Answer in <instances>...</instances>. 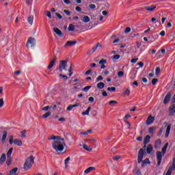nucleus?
Instances as JSON below:
<instances>
[{"mask_svg":"<svg viewBox=\"0 0 175 175\" xmlns=\"http://www.w3.org/2000/svg\"><path fill=\"white\" fill-rule=\"evenodd\" d=\"M161 73V68L157 67L155 70V75H159Z\"/></svg>","mask_w":175,"mask_h":175,"instance_id":"nucleus-43","label":"nucleus"},{"mask_svg":"<svg viewBox=\"0 0 175 175\" xmlns=\"http://www.w3.org/2000/svg\"><path fill=\"white\" fill-rule=\"evenodd\" d=\"M92 170H95V167H89L88 168H87V169L85 170L84 173H85V174H88V173L92 172Z\"/></svg>","mask_w":175,"mask_h":175,"instance_id":"nucleus-24","label":"nucleus"},{"mask_svg":"<svg viewBox=\"0 0 175 175\" xmlns=\"http://www.w3.org/2000/svg\"><path fill=\"white\" fill-rule=\"evenodd\" d=\"M107 11H106V10H104V11H103L102 12V14L103 15V16H107Z\"/></svg>","mask_w":175,"mask_h":175,"instance_id":"nucleus-64","label":"nucleus"},{"mask_svg":"<svg viewBox=\"0 0 175 175\" xmlns=\"http://www.w3.org/2000/svg\"><path fill=\"white\" fill-rule=\"evenodd\" d=\"M83 148L86 151H92V148H91L90 146H88L86 144L83 145Z\"/></svg>","mask_w":175,"mask_h":175,"instance_id":"nucleus-35","label":"nucleus"},{"mask_svg":"<svg viewBox=\"0 0 175 175\" xmlns=\"http://www.w3.org/2000/svg\"><path fill=\"white\" fill-rule=\"evenodd\" d=\"M64 2L66 5H70V0H64Z\"/></svg>","mask_w":175,"mask_h":175,"instance_id":"nucleus-62","label":"nucleus"},{"mask_svg":"<svg viewBox=\"0 0 175 175\" xmlns=\"http://www.w3.org/2000/svg\"><path fill=\"white\" fill-rule=\"evenodd\" d=\"M59 77H62V79H64V80H68V76L60 74L59 75Z\"/></svg>","mask_w":175,"mask_h":175,"instance_id":"nucleus-47","label":"nucleus"},{"mask_svg":"<svg viewBox=\"0 0 175 175\" xmlns=\"http://www.w3.org/2000/svg\"><path fill=\"white\" fill-rule=\"evenodd\" d=\"M121 57V55H115L113 56L112 59H120V58Z\"/></svg>","mask_w":175,"mask_h":175,"instance_id":"nucleus-46","label":"nucleus"},{"mask_svg":"<svg viewBox=\"0 0 175 175\" xmlns=\"http://www.w3.org/2000/svg\"><path fill=\"white\" fill-rule=\"evenodd\" d=\"M66 144H65L64 139L62 137L59 138L53 142L52 146L53 148L58 152V151H64V147H65Z\"/></svg>","mask_w":175,"mask_h":175,"instance_id":"nucleus-1","label":"nucleus"},{"mask_svg":"<svg viewBox=\"0 0 175 175\" xmlns=\"http://www.w3.org/2000/svg\"><path fill=\"white\" fill-rule=\"evenodd\" d=\"M131 32V27H126L124 30V33H129Z\"/></svg>","mask_w":175,"mask_h":175,"instance_id":"nucleus-54","label":"nucleus"},{"mask_svg":"<svg viewBox=\"0 0 175 175\" xmlns=\"http://www.w3.org/2000/svg\"><path fill=\"white\" fill-rule=\"evenodd\" d=\"M66 68H68V59L61 60L60 64L59 65V72H62V70H67Z\"/></svg>","mask_w":175,"mask_h":175,"instance_id":"nucleus-6","label":"nucleus"},{"mask_svg":"<svg viewBox=\"0 0 175 175\" xmlns=\"http://www.w3.org/2000/svg\"><path fill=\"white\" fill-rule=\"evenodd\" d=\"M98 46H100V47H102V45H100V44H99V42H98V43L96 44V45L94 46L92 49V53H95V51H96V49H98Z\"/></svg>","mask_w":175,"mask_h":175,"instance_id":"nucleus-32","label":"nucleus"},{"mask_svg":"<svg viewBox=\"0 0 175 175\" xmlns=\"http://www.w3.org/2000/svg\"><path fill=\"white\" fill-rule=\"evenodd\" d=\"M7 137H8V131H3L1 142L3 143H5V142H6V138Z\"/></svg>","mask_w":175,"mask_h":175,"instance_id":"nucleus-16","label":"nucleus"},{"mask_svg":"<svg viewBox=\"0 0 175 175\" xmlns=\"http://www.w3.org/2000/svg\"><path fill=\"white\" fill-rule=\"evenodd\" d=\"M107 60L105 59H102L101 60L99 61L98 64L100 65H105V64H107Z\"/></svg>","mask_w":175,"mask_h":175,"instance_id":"nucleus-36","label":"nucleus"},{"mask_svg":"<svg viewBox=\"0 0 175 175\" xmlns=\"http://www.w3.org/2000/svg\"><path fill=\"white\" fill-rule=\"evenodd\" d=\"M170 167H172V169H174L175 170V158L173 159L172 165V166H170Z\"/></svg>","mask_w":175,"mask_h":175,"instance_id":"nucleus-51","label":"nucleus"},{"mask_svg":"<svg viewBox=\"0 0 175 175\" xmlns=\"http://www.w3.org/2000/svg\"><path fill=\"white\" fill-rule=\"evenodd\" d=\"M155 121V118L152 116H149L146 120V125H151Z\"/></svg>","mask_w":175,"mask_h":175,"instance_id":"nucleus-10","label":"nucleus"},{"mask_svg":"<svg viewBox=\"0 0 175 175\" xmlns=\"http://www.w3.org/2000/svg\"><path fill=\"white\" fill-rule=\"evenodd\" d=\"M143 158H144V149L141 148L138 151V156H137V162L138 163H142V167H144V165H147V163H150L149 159H146L143 161Z\"/></svg>","mask_w":175,"mask_h":175,"instance_id":"nucleus-3","label":"nucleus"},{"mask_svg":"<svg viewBox=\"0 0 175 175\" xmlns=\"http://www.w3.org/2000/svg\"><path fill=\"white\" fill-rule=\"evenodd\" d=\"M27 21L30 25H32L33 24V15H31L27 18Z\"/></svg>","mask_w":175,"mask_h":175,"instance_id":"nucleus-23","label":"nucleus"},{"mask_svg":"<svg viewBox=\"0 0 175 175\" xmlns=\"http://www.w3.org/2000/svg\"><path fill=\"white\" fill-rule=\"evenodd\" d=\"M55 16H56L59 20L62 19V15L60 14L59 13L56 12V13H55Z\"/></svg>","mask_w":175,"mask_h":175,"instance_id":"nucleus-52","label":"nucleus"},{"mask_svg":"<svg viewBox=\"0 0 175 175\" xmlns=\"http://www.w3.org/2000/svg\"><path fill=\"white\" fill-rule=\"evenodd\" d=\"M53 31L57 34L58 36H62V31L58 29V27H54Z\"/></svg>","mask_w":175,"mask_h":175,"instance_id":"nucleus-19","label":"nucleus"},{"mask_svg":"<svg viewBox=\"0 0 175 175\" xmlns=\"http://www.w3.org/2000/svg\"><path fill=\"white\" fill-rule=\"evenodd\" d=\"M12 152H13V148H10L7 152V158H12Z\"/></svg>","mask_w":175,"mask_h":175,"instance_id":"nucleus-27","label":"nucleus"},{"mask_svg":"<svg viewBox=\"0 0 175 175\" xmlns=\"http://www.w3.org/2000/svg\"><path fill=\"white\" fill-rule=\"evenodd\" d=\"M60 136H56L54 135H51V137H48V140H54V142H55V140H58V139H60Z\"/></svg>","mask_w":175,"mask_h":175,"instance_id":"nucleus-18","label":"nucleus"},{"mask_svg":"<svg viewBox=\"0 0 175 175\" xmlns=\"http://www.w3.org/2000/svg\"><path fill=\"white\" fill-rule=\"evenodd\" d=\"M102 80H103V77H102L101 75L98 76V77L96 79V81H102Z\"/></svg>","mask_w":175,"mask_h":175,"instance_id":"nucleus-49","label":"nucleus"},{"mask_svg":"<svg viewBox=\"0 0 175 175\" xmlns=\"http://www.w3.org/2000/svg\"><path fill=\"white\" fill-rule=\"evenodd\" d=\"M45 16H46L49 18H51V12H50V11L49 10L45 11Z\"/></svg>","mask_w":175,"mask_h":175,"instance_id":"nucleus-39","label":"nucleus"},{"mask_svg":"<svg viewBox=\"0 0 175 175\" xmlns=\"http://www.w3.org/2000/svg\"><path fill=\"white\" fill-rule=\"evenodd\" d=\"M162 132H163V129H160L157 134V136H162Z\"/></svg>","mask_w":175,"mask_h":175,"instance_id":"nucleus-55","label":"nucleus"},{"mask_svg":"<svg viewBox=\"0 0 175 175\" xmlns=\"http://www.w3.org/2000/svg\"><path fill=\"white\" fill-rule=\"evenodd\" d=\"M174 114H175V104H174L170 107V117H172V116H174Z\"/></svg>","mask_w":175,"mask_h":175,"instance_id":"nucleus-13","label":"nucleus"},{"mask_svg":"<svg viewBox=\"0 0 175 175\" xmlns=\"http://www.w3.org/2000/svg\"><path fill=\"white\" fill-rule=\"evenodd\" d=\"M91 87H92V86H91V85L86 86V87H85V88L82 90V91H84V92H88V90H90V88H91Z\"/></svg>","mask_w":175,"mask_h":175,"instance_id":"nucleus-40","label":"nucleus"},{"mask_svg":"<svg viewBox=\"0 0 175 175\" xmlns=\"http://www.w3.org/2000/svg\"><path fill=\"white\" fill-rule=\"evenodd\" d=\"M148 131L150 135H154V127H150Z\"/></svg>","mask_w":175,"mask_h":175,"instance_id":"nucleus-44","label":"nucleus"},{"mask_svg":"<svg viewBox=\"0 0 175 175\" xmlns=\"http://www.w3.org/2000/svg\"><path fill=\"white\" fill-rule=\"evenodd\" d=\"M90 111H91V107H88L87 110L82 113L83 116H90Z\"/></svg>","mask_w":175,"mask_h":175,"instance_id":"nucleus-28","label":"nucleus"},{"mask_svg":"<svg viewBox=\"0 0 175 175\" xmlns=\"http://www.w3.org/2000/svg\"><path fill=\"white\" fill-rule=\"evenodd\" d=\"M170 98H172V93L168 92L163 100L164 105H167V103H169Z\"/></svg>","mask_w":175,"mask_h":175,"instance_id":"nucleus-8","label":"nucleus"},{"mask_svg":"<svg viewBox=\"0 0 175 175\" xmlns=\"http://www.w3.org/2000/svg\"><path fill=\"white\" fill-rule=\"evenodd\" d=\"M50 109V106H46L42 108L43 111H47Z\"/></svg>","mask_w":175,"mask_h":175,"instance_id":"nucleus-58","label":"nucleus"},{"mask_svg":"<svg viewBox=\"0 0 175 175\" xmlns=\"http://www.w3.org/2000/svg\"><path fill=\"white\" fill-rule=\"evenodd\" d=\"M77 43V41L75 40V41H67V42L66 43V44H64V47H72V46H75V44H76Z\"/></svg>","mask_w":175,"mask_h":175,"instance_id":"nucleus-11","label":"nucleus"},{"mask_svg":"<svg viewBox=\"0 0 175 175\" xmlns=\"http://www.w3.org/2000/svg\"><path fill=\"white\" fill-rule=\"evenodd\" d=\"M9 143L10 144H15L16 146H19L20 147H21V146H23V141H21V139H13V135H11L10 137V140H9Z\"/></svg>","mask_w":175,"mask_h":175,"instance_id":"nucleus-5","label":"nucleus"},{"mask_svg":"<svg viewBox=\"0 0 175 175\" xmlns=\"http://www.w3.org/2000/svg\"><path fill=\"white\" fill-rule=\"evenodd\" d=\"M162 144V141L160 139H158L155 142V147H159Z\"/></svg>","mask_w":175,"mask_h":175,"instance_id":"nucleus-33","label":"nucleus"},{"mask_svg":"<svg viewBox=\"0 0 175 175\" xmlns=\"http://www.w3.org/2000/svg\"><path fill=\"white\" fill-rule=\"evenodd\" d=\"M89 7L90 8V9H95V8H96V5L95 4H90Z\"/></svg>","mask_w":175,"mask_h":175,"instance_id":"nucleus-61","label":"nucleus"},{"mask_svg":"<svg viewBox=\"0 0 175 175\" xmlns=\"http://www.w3.org/2000/svg\"><path fill=\"white\" fill-rule=\"evenodd\" d=\"M157 83H158V79L154 78L152 80V85H155V84H157Z\"/></svg>","mask_w":175,"mask_h":175,"instance_id":"nucleus-45","label":"nucleus"},{"mask_svg":"<svg viewBox=\"0 0 175 175\" xmlns=\"http://www.w3.org/2000/svg\"><path fill=\"white\" fill-rule=\"evenodd\" d=\"M50 116H51V113L50 111H48L42 115V118H47L48 117H50Z\"/></svg>","mask_w":175,"mask_h":175,"instance_id":"nucleus-34","label":"nucleus"},{"mask_svg":"<svg viewBox=\"0 0 175 175\" xmlns=\"http://www.w3.org/2000/svg\"><path fill=\"white\" fill-rule=\"evenodd\" d=\"M173 170H174V168H172V167H169L165 175H172V173H173Z\"/></svg>","mask_w":175,"mask_h":175,"instance_id":"nucleus-30","label":"nucleus"},{"mask_svg":"<svg viewBox=\"0 0 175 175\" xmlns=\"http://www.w3.org/2000/svg\"><path fill=\"white\" fill-rule=\"evenodd\" d=\"M155 9H157L156 5H150V6L145 7V10H146L147 12H154V10H155Z\"/></svg>","mask_w":175,"mask_h":175,"instance_id":"nucleus-14","label":"nucleus"},{"mask_svg":"<svg viewBox=\"0 0 175 175\" xmlns=\"http://www.w3.org/2000/svg\"><path fill=\"white\" fill-rule=\"evenodd\" d=\"M152 151V145L148 144L147 148H146L147 154H151Z\"/></svg>","mask_w":175,"mask_h":175,"instance_id":"nucleus-22","label":"nucleus"},{"mask_svg":"<svg viewBox=\"0 0 175 175\" xmlns=\"http://www.w3.org/2000/svg\"><path fill=\"white\" fill-rule=\"evenodd\" d=\"M75 10H77V12H81V8L77 6L75 8Z\"/></svg>","mask_w":175,"mask_h":175,"instance_id":"nucleus-63","label":"nucleus"},{"mask_svg":"<svg viewBox=\"0 0 175 175\" xmlns=\"http://www.w3.org/2000/svg\"><path fill=\"white\" fill-rule=\"evenodd\" d=\"M118 77H124V72H122V71H119V72H118Z\"/></svg>","mask_w":175,"mask_h":175,"instance_id":"nucleus-48","label":"nucleus"},{"mask_svg":"<svg viewBox=\"0 0 175 175\" xmlns=\"http://www.w3.org/2000/svg\"><path fill=\"white\" fill-rule=\"evenodd\" d=\"M121 159V156H116L113 157V161H118V159Z\"/></svg>","mask_w":175,"mask_h":175,"instance_id":"nucleus-59","label":"nucleus"},{"mask_svg":"<svg viewBox=\"0 0 175 175\" xmlns=\"http://www.w3.org/2000/svg\"><path fill=\"white\" fill-rule=\"evenodd\" d=\"M135 175H142V171H140V170H137Z\"/></svg>","mask_w":175,"mask_h":175,"instance_id":"nucleus-60","label":"nucleus"},{"mask_svg":"<svg viewBox=\"0 0 175 175\" xmlns=\"http://www.w3.org/2000/svg\"><path fill=\"white\" fill-rule=\"evenodd\" d=\"M34 162L35 157L33 156L27 157L23 165L24 170H29V169L32 167V165H33Z\"/></svg>","mask_w":175,"mask_h":175,"instance_id":"nucleus-4","label":"nucleus"},{"mask_svg":"<svg viewBox=\"0 0 175 175\" xmlns=\"http://www.w3.org/2000/svg\"><path fill=\"white\" fill-rule=\"evenodd\" d=\"M118 103V102L116 100H111L109 102V105H110V106H114V105H117Z\"/></svg>","mask_w":175,"mask_h":175,"instance_id":"nucleus-38","label":"nucleus"},{"mask_svg":"<svg viewBox=\"0 0 175 175\" xmlns=\"http://www.w3.org/2000/svg\"><path fill=\"white\" fill-rule=\"evenodd\" d=\"M150 140H151V137H150V135H146L144 139V144H148Z\"/></svg>","mask_w":175,"mask_h":175,"instance_id":"nucleus-20","label":"nucleus"},{"mask_svg":"<svg viewBox=\"0 0 175 175\" xmlns=\"http://www.w3.org/2000/svg\"><path fill=\"white\" fill-rule=\"evenodd\" d=\"M64 12L65 13V14L66 16H70V11L68 10H64Z\"/></svg>","mask_w":175,"mask_h":175,"instance_id":"nucleus-53","label":"nucleus"},{"mask_svg":"<svg viewBox=\"0 0 175 175\" xmlns=\"http://www.w3.org/2000/svg\"><path fill=\"white\" fill-rule=\"evenodd\" d=\"M97 88H98V90H103V88H105V83L103 82L98 83Z\"/></svg>","mask_w":175,"mask_h":175,"instance_id":"nucleus-25","label":"nucleus"},{"mask_svg":"<svg viewBox=\"0 0 175 175\" xmlns=\"http://www.w3.org/2000/svg\"><path fill=\"white\" fill-rule=\"evenodd\" d=\"M55 62H57V56L54 55L52 60L50 62L49 64L47 66L48 69H51L54 65H55Z\"/></svg>","mask_w":175,"mask_h":175,"instance_id":"nucleus-9","label":"nucleus"},{"mask_svg":"<svg viewBox=\"0 0 175 175\" xmlns=\"http://www.w3.org/2000/svg\"><path fill=\"white\" fill-rule=\"evenodd\" d=\"M5 161H6V154L5 153H3L0 158V163L2 165L5 163Z\"/></svg>","mask_w":175,"mask_h":175,"instance_id":"nucleus-17","label":"nucleus"},{"mask_svg":"<svg viewBox=\"0 0 175 175\" xmlns=\"http://www.w3.org/2000/svg\"><path fill=\"white\" fill-rule=\"evenodd\" d=\"M170 129H172V124H170L167 125L166 131H165V137H169V135H170Z\"/></svg>","mask_w":175,"mask_h":175,"instance_id":"nucleus-15","label":"nucleus"},{"mask_svg":"<svg viewBox=\"0 0 175 175\" xmlns=\"http://www.w3.org/2000/svg\"><path fill=\"white\" fill-rule=\"evenodd\" d=\"M36 43V40H35V38H32V37H29L27 40V44H26V47H27V49H29V45H31V47H33V46H35V44Z\"/></svg>","mask_w":175,"mask_h":175,"instance_id":"nucleus-7","label":"nucleus"},{"mask_svg":"<svg viewBox=\"0 0 175 175\" xmlns=\"http://www.w3.org/2000/svg\"><path fill=\"white\" fill-rule=\"evenodd\" d=\"M169 146V143H165L161 149V152L157 151L156 152L157 161V166H161V163L162 162V158L165 157V154H166V150H167V146Z\"/></svg>","mask_w":175,"mask_h":175,"instance_id":"nucleus-2","label":"nucleus"},{"mask_svg":"<svg viewBox=\"0 0 175 175\" xmlns=\"http://www.w3.org/2000/svg\"><path fill=\"white\" fill-rule=\"evenodd\" d=\"M3 105H5V101L3 100V98H0V108L3 107Z\"/></svg>","mask_w":175,"mask_h":175,"instance_id":"nucleus-41","label":"nucleus"},{"mask_svg":"<svg viewBox=\"0 0 175 175\" xmlns=\"http://www.w3.org/2000/svg\"><path fill=\"white\" fill-rule=\"evenodd\" d=\"M17 170H18V168L14 167V169L10 171L9 175H17Z\"/></svg>","mask_w":175,"mask_h":175,"instance_id":"nucleus-21","label":"nucleus"},{"mask_svg":"<svg viewBox=\"0 0 175 175\" xmlns=\"http://www.w3.org/2000/svg\"><path fill=\"white\" fill-rule=\"evenodd\" d=\"M68 30L70 32H73V31H75V25H73V24H70Z\"/></svg>","mask_w":175,"mask_h":175,"instance_id":"nucleus-31","label":"nucleus"},{"mask_svg":"<svg viewBox=\"0 0 175 175\" xmlns=\"http://www.w3.org/2000/svg\"><path fill=\"white\" fill-rule=\"evenodd\" d=\"M25 133H27V131H21V137H27V136L25 135Z\"/></svg>","mask_w":175,"mask_h":175,"instance_id":"nucleus-56","label":"nucleus"},{"mask_svg":"<svg viewBox=\"0 0 175 175\" xmlns=\"http://www.w3.org/2000/svg\"><path fill=\"white\" fill-rule=\"evenodd\" d=\"M81 21L83 22V23H90V16H84L83 17V18L81 19Z\"/></svg>","mask_w":175,"mask_h":175,"instance_id":"nucleus-29","label":"nucleus"},{"mask_svg":"<svg viewBox=\"0 0 175 175\" xmlns=\"http://www.w3.org/2000/svg\"><path fill=\"white\" fill-rule=\"evenodd\" d=\"M10 163H12V157L7 158V161H6L7 166H10Z\"/></svg>","mask_w":175,"mask_h":175,"instance_id":"nucleus-37","label":"nucleus"},{"mask_svg":"<svg viewBox=\"0 0 175 175\" xmlns=\"http://www.w3.org/2000/svg\"><path fill=\"white\" fill-rule=\"evenodd\" d=\"M107 91L114 92L116 91V87L107 88Z\"/></svg>","mask_w":175,"mask_h":175,"instance_id":"nucleus-42","label":"nucleus"},{"mask_svg":"<svg viewBox=\"0 0 175 175\" xmlns=\"http://www.w3.org/2000/svg\"><path fill=\"white\" fill-rule=\"evenodd\" d=\"M80 106V103H76L75 105H70L67 107L66 110L67 111H72V109H73V107H77Z\"/></svg>","mask_w":175,"mask_h":175,"instance_id":"nucleus-12","label":"nucleus"},{"mask_svg":"<svg viewBox=\"0 0 175 175\" xmlns=\"http://www.w3.org/2000/svg\"><path fill=\"white\" fill-rule=\"evenodd\" d=\"M123 94L126 95V96H129L131 95V90L129 89H124L123 90Z\"/></svg>","mask_w":175,"mask_h":175,"instance_id":"nucleus-26","label":"nucleus"},{"mask_svg":"<svg viewBox=\"0 0 175 175\" xmlns=\"http://www.w3.org/2000/svg\"><path fill=\"white\" fill-rule=\"evenodd\" d=\"M92 70L89 69V70H88L85 72V75L86 76H88V75H90V74L92 73Z\"/></svg>","mask_w":175,"mask_h":175,"instance_id":"nucleus-57","label":"nucleus"},{"mask_svg":"<svg viewBox=\"0 0 175 175\" xmlns=\"http://www.w3.org/2000/svg\"><path fill=\"white\" fill-rule=\"evenodd\" d=\"M139 60V58H134L131 60V64H136L137 61Z\"/></svg>","mask_w":175,"mask_h":175,"instance_id":"nucleus-50","label":"nucleus"}]
</instances>
